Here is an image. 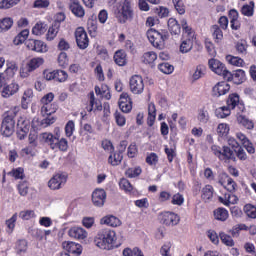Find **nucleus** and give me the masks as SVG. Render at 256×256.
Listing matches in <instances>:
<instances>
[{
  "label": "nucleus",
  "instance_id": "nucleus-1",
  "mask_svg": "<svg viewBox=\"0 0 256 256\" xmlns=\"http://www.w3.org/2000/svg\"><path fill=\"white\" fill-rule=\"evenodd\" d=\"M180 25L183 31V38L180 43L179 51L180 53H189L197 41V34H195L193 28L189 26L186 19L180 21Z\"/></svg>",
  "mask_w": 256,
  "mask_h": 256
},
{
  "label": "nucleus",
  "instance_id": "nucleus-2",
  "mask_svg": "<svg viewBox=\"0 0 256 256\" xmlns=\"http://www.w3.org/2000/svg\"><path fill=\"white\" fill-rule=\"evenodd\" d=\"M94 243L99 247V249L111 251V249H115V247H117V233L115 230L104 229L97 234Z\"/></svg>",
  "mask_w": 256,
  "mask_h": 256
},
{
  "label": "nucleus",
  "instance_id": "nucleus-3",
  "mask_svg": "<svg viewBox=\"0 0 256 256\" xmlns=\"http://www.w3.org/2000/svg\"><path fill=\"white\" fill-rule=\"evenodd\" d=\"M17 113H19V107H14V109L7 112V115L2 120L0 131L3 137H11L13 135Z\"/></svg>",
  "mask_w": 256,
  "mask_h": 256
},
{
  "label": "nucleus",
  "instance_id": "nucleus-4",
  "mask_svg": "<svg viewBox=\"0 0 256 256\" xmlns=\"http://www.w3.org/2000/svg\"><path fill=\"white\" fill-rule=\"evenodd\" d=\"M147 39L156 49H163L165 41L169 39V32L167 30H155L150 28L147 32Z\"/></svg>",
  "mask_w": 256,
  "mask_h": 256
},
{
  "label": "nucleus",
  "instance_id": "nucleus-5",
  "mask_svg": "<svg viewBox=\"0 0 256 256\" xmlns=\"http://www.w3.org/2000/svg\"><path fill=\"white\" fill-rule=\"evenodd\" d=\"M211 151L215 157L219 159V161H222L223 163H229L230 161H237V157L235 156V150L231 149V147L224 145H212Z\"/></svg>",
  "mask_w": 256,
  "mask_h": 256
},
{
  "label": "nucleus",
  "instance_id": "nucleus-6",
  "mask_svg": "<svg viewBox=\"0 0 256 256\" xmlns=\"http://www.w3.org/2000/svg\"><path fill=\"white\" fill-rule=\"evenodd\" d=\"M43 63H45V59L42 57H35L30 59L24 67L20 68V77H22V79H27V77H29L33 71L39 69Z\"/></svg>",
  "mask_w": 256,
  "mask_h": 256
},
{
  "label": "nucleus",
  "instance_id": "nucleus-7",
  "mask_svg": "<svg viewBox=\"0 0 256 256\" xmlns=\"http://www.w3.org/2000/svg\"><path fill=\"white\" fill-rule=\"evenodd\" d=\"M119 23H127L133 19V7H131V0H124L117 13Z\"/></svg>",
  "mask_w": 256,
  "mask_h": 256
},
{
  "label": "nucleus",
  "instance_id": "nucleus-8",
  "mask_svg": "<svg viewBox=\"0 0 256 256\" xmlns=\"http://www.w3.org/2000/svg\"><path fill=\"white\" fill-rule=\"evenodd\" d=\"M43 77L46 81H55L56 83H65L69 79V74L65 70L57 69L53 71L44 70Z\"/></svg>",
  "mask_w": 256,
  "mask_h": 256
},
{
  "label": "nucleus",
  "instance_id": "nucleus-9",
  "mask_svg": "<svg viewBox=\"0 0 256 256\" xmlns=\"http://www.w3.org/2000/svg\"><path fill=\"white\" fill-rule=\"evenodd\" d=\"M129 89L133 95H141L145 91V81L141 75H133L129 80Z\"/></svg>",
  "mask_w": 256,
  "mask_h": 256
},
{
  "label": "nucleus",
  "instance_id": "nucleus-10",
  "mask_svg": "<svg viewBox=\"0 0 256 256\" xmlns=\"http://www.w3.org/2000/svg\"><path fill=\"white\" fill-rule=\"evenodd\" d=\"M158 219L162 225H166V227H170V225H178L180 218L175 212L164 211L158 214Z\"/></svg>",
  "mask_w": 256,
  "mask_h": 256
},
{
  "label": "nucleus",
  "instance_id": "nucleus-11",
  "mask_svg": "<svg viewBox=\"0 0 256 256\" xmlns=\"http://www.w3.org/2000/svg\"><path fill=\"white\" fill-rule=\"evenodd\" d=\"M75 39L78 49L85 50L89 47V36L87 35L85 28L78 27L75 30Z\"/></svg>",
  "mask_w": 256,
  "mask_h": 256
},
{
  "label": "nucleus",
  "instance_id": "nucleus-12",
  "mask_svg": "<svg viewBox=\"0 0 256 256\" xmlns=\"http://www.w3.org/2000/svg\"><path fill=\"white\" fill-rule=\"evenodd\" d=\"M208 65L213 73H215L216 75H220L221 77H223V79H226L229 70H227V67L225 66V64H223V62L219 61L218 59L211 58L208 61Z\"/></svg>",
  "mask_w": 256,
  "mask_h": 256
},
{
  "label": "nucleus",
  "instance_id": "nucleus-13",
  "mask_svg": "<svg viewBox=\"0 0 256 256\" xmlns=\"http://www.w3.org/2000/svg\"><path fill=\"white\" fill-rule=\"evenodd\" d=\"M25 46L29 51H35L36 53H47L49 51V47L42 40L28 39Z\"/></svg>",
  "mask_w": 256,
  "mask_h": 256
},
{
  "label": "nucleus",
  "instance_id": "nucleus-14",
  "mask_svg": "<svg viewBox=\"0 0 256 256\" xmlns=\"http://www.w3.org/2000/svg\"><path fill=\"white\" fill-rule=\"evenodd\" d=\"M247 76L245 74V70L237 69L233 72L228 71L225 81H233L235 85H241L245 83Z\"/></svg>",
  "mask_w": 256,
  "mask_h": 256
},
{
  "label": "nucleus",
  "instance_id": "nucleus-15",
  "mask_svg": "<svg viewBox=\"0 0 256 256\" xmlns=\"http://www.w3.org/2000/svg\"><path fill=\"white\" fill-rule=\"evenodd\" d=\"M118 105L122 113H131L133 109V100H131L129 93L123 92L120 95Z\"/></svg>",
  "mask_w": 256,
  "mask_h": 256
},
{
  "label": "nucleus",
  "instance_id": "nucleus-16",
  "mask_svg": "<svg viewBox=\"0 0 256 256\" xmlns=\"http://www.w3.org/2000/svg\"><path fill=\"white\" fill-rule=\"evenodd\" d=\"M107 201V192L104 189H95L92 193V203L95 207H103Z\"/></svg>",
  "mask_w": 256,
  "mask_h": 256
},
{
  "label": "nucleus",
  "instance_id": "nucleus-17",
  "mask_svg": "<svg viewBox=\"0 0 256 256\" xmlns=\"http://www.w3.org/2000/svg\"><path fill=\"white\" fill-rule=\"evenodd\" d=\"M67 183V176L64 174H55L48 182V187L52 189V191H57V189H61V185H65Z\"/></svg>",
  "mask_w": 256,
  "mask_h": 256
},
{
  "label": "nucleus",
  "instance_id": "nucleus-18",
  "mask_svg": "<svg viewBox=\"0 0 256 256\" xmlns=\"http://www.w3.org/2000/svg\"><path fill=\"white\" fill-rule=\"evenodd\" d=\"M88 98L89 102L86 105V111H88V113H91V111H103V104L95 98V92H89Z\"/></svg>",
  "mask_w": 256,
  "mask_h": 256
},
{
  "label": "nucleus",
  "instance_id": "nucleus-19",
  "mask_svg": "<svg viewBox=\"0 0 256 256\" xmlns=\"http://www.w3.org/2000/svg\"><path fill=\"white\" fill-rule=\"evenodd\" d=\"M62 247L67 253H71L72 255L79 256L83 253V246L79 243L65 241L62 243Z\"/></svg>",
  "mask_w": 256,
  "mask_h": 256
},
{
  "label": "nucleus",
  "instance_id": "nucleus-20",
  "mask_svg": "<svg viewBox=\"0 0 256 256\" xmlns=\"http://www.w3.org/2000/svg\"><path fill=\"white\" fill-rule=\"evenodd\" d=\"M231 91V85L229 83L222 81L218 82L212 89L213 97H221L222 95H227V92Z\"/></svg>",
  "mask_w": 256,
  "mask_h": 256
},
{
  "label": "nucleus",
  "instance_id": "nucleus-21",
  "mask_svg": "<svg viewBox=\"0 0 256 256\" xmlns=\"http://www.w3.org/2000/svg\"><path fill=\"white\" fill-rule=\"evenodd\" d=\"M69 9L71 13H73L78 18L85 17V8H83V5H81V2L79 0H69Z\"/></svg>",
  "mask_w": 256,
  "mask_h": 256
},
{
  "label": "nucleus",
  "instance_id": "nucleus-22",
  "mask_svg": "<svg viewBox=\"0 0 256 256\" xmlns=\"http://www.w3.org/2000/svg\"><path fill=\"white\" fill-rule=\"evenodd\" d=\"M215 193V188L211 184H206L201 190V200L204 203H211L213 201V195Z\"/></svg>",
  "mask_w": 256,
  "mask_h": 256
},
{
  "label": "nucleus",
  "instance_id": "nucleus-23",
  "mask_svg": "<svg viewBox=\"0 0 256 256\" xmlns=\"http://www.w3.org/2000/svg\"><path fill=\"white\" fill-rule=\"evenodd\" d=\"M69 237L72 239H78L79 241L87 239V230L81 227L74 226L68 231Z\"/></svg>",
  "mask_w": 256,
  "mask_h": 256
},
{
  "label": "nucleus",
  "instance_id": "nucleus-24",
  "mask_svg": "<svg viewBox=\"0 0 256 256\" xmlns=\"http://www.w3.org/2000/svg\"><path fill=\"white\" fill-rule=\"evenodd\" d=\"M101 225H107L108 227H121V219L114 215H106L100 220Z\"/></svg>",
  "mask_w": 256,
  "mask_h": 256
},
{
  "label": "nucleus",
  "instance_id": "nucleus-25",
  "mask_svg": "<svg viewBox=\"0 0 256 256\" xmlns=\"http://www.w3.org/2000/svg\"><path fill=\"white\" fill-rule=\"evenodd\" d=\"M141 61L144 65H149L153 69L155 61H157V53L155 51L145 52L141 57Z\"/></svg>",
  "mask_w": 256,
  "mask_h": 256
},
{
  "label": "nucleus",
  "instance_id": "nucleus-26",
  "mask_svg": "<svg viewBox=\"0 0 256 256\" xmlns=\"http://www.w3.org/2000/svg\"><path fill=\"white\" fill-rule=\"evenodd\" d=\"M239 105H241L239 94L237 93L229 94L226 100V107L230 111H233V109H235L236 107H239Z\"/></svg>",
  "mask_w": 256,
  "mask_h": 256
},
{
  "label": "nucleus",
  "instance_id": "nucleus-27",
  "mask_svg": "<svg viewBox=\"0 0 256 256\" xmlns=\"http://www.w3.org/2000/svg\"><path fill=\"white\" fill-rule=\"evenodd\" d=\"M156 119H157V108L155 107V103L151 102L148 104V117H147L148 127H153V125H155Z\"/></svg>",
  "mask_w": 256,
  "mask_h": 256
},
{
  "label": "nucleus",
  "instance_id": "nucleus-28",
  "mask_svg": "<svg viewBox=\"0 0 256 256\" xmlns=\"http://www.w3.org/2000/svg\"><path fill=\"white\" fill-rule=\"evenodd\" d=\"M19 91V85L15 83H11L3 87L1 95L4 99H9V97L15 95Z\"/></svg>",
  "mask_w": 256,
  "mask_h": 256
},
{
  "label": "nucleus",
  "instance_id": "nucleus-29",
  "mask_svg": "<svg viewBox=\"0 0 256 256\" xmlns=\"http://www.w3.org/2000/svg\"><path fill=\"white\" fill-rule=\"evenodd\" d=\"M57 109H59V105L55 102L44 104L41 106V115H43V117H51L53 113H57Z\"/></svg>",
  "mask_w": 256,
  "mask_h": 256
},
{
  "label": "nucleus",
  "instance_id": "nucleus-30",
  "mask_svg": "<svg viewBox=\"0 0 256 256\" xmlns=\"http://www.w3.org/2000/svg\"><path fill=\"white\" fill-rule=\"evenodd\" d=\"M119 188L127 195H135V188L127 178H121L119 181Z\"/></svg>",
  "mask_w": 256,
  "mask_h": 256
},
{
  "label": "nucleus",
  "instance_id": "nucleus-31",
  "mask_svg": "<svg viewBox=\"0 0 256 256\" xmlns=\"http://www.w3.org/2000/svg\"><path fill=\"white\" fill-rule=\"evenodd\" d=\"M123 162V154H120L118 151H112L110 152V155L108 157V164L112 167H117L118 165H121Z\"/></svg>",
  "mask_w": 256,
  "mask_h": 256
},
{
  "label": "nucleus",
  "instance_id": "nucleus-32",
  "mask_svg": "<svg viewBox=\"0 0 256 256\" xmlns=\"http://www.w3.org/2000/svg\"><path fill=\"white\" fill-rule=\"evenodd\" d=\"M231 197L234 198L233 202H231ZM219 203H222V205H225V207H229V205H235L239 201V198L236 195H232L229 192H226L223 194V196H218Z\"/></svg>",
  "mask_w": 256,
  "mask_h": 256
},
{
  "label": "nucleus",
  "instance_id": "nucleus-33",
  "mask_svg": "<svg viewBox=\"0 0 256 256\" xmlns=\"http://www.w3.org/2000/svg\"><path fill=\"white\" fill-rule=\"evenodd\" d=\"M114 63L119 67H125L127 65V53L123 50H118L114 54Z\"/></svg>",
  "mask_w": 256,
  "mask_h": 256
},
{
  "label": "nucleus",
  "instance_id": "nucleus-34",
  "mask_svg": "<svg viewBox=\"0 0 256 256\" xmlns=\"http://www.w3.org/2000/svg\"><path fill=\"white\" fill-rule=\"evenodd\" d=\"M216 221H227L229 219V211L226 208L219 207L213 211Z\"/></svg>",
  "mask_w": 256,
  "mask_h": 256
},
{
  "label": "nucleus",
  "instance_id": "nucleus-35",
  "mask_svg": "<svg viewBox=\"0 0 256 256\" xmlns=\"http://www.w3.org/2000/svg\"><path fill=\"white\" fill-rule=\"evenodd\" d=\"M168 29L171 35H180L181 34V24L175 18H169L168 20Z\"/></svg>",
  "mask_w": 256,
  "mask_h": 256
},
{
  "label": "nucleus",
  "instance_id": "nucleus-36",
  "mask_svg": "<svg viewBox=\"0 0 256 256\" xmlns=\"http://www.w3.org/2000/svg\"><path fill=\"white\" fill-rule=\"evenodd\" d=\"M16 189L20 197H27L29 195V181L20 180L16 185Z\"/></svg>",
  "mask_w": 256,
  "mask_h": 256
},
{
  "label": "nucleus",
  "instance_id": "nucleus-37",
  "mask_svg": "<svg viewBox=\"0 0 256 256\" xmlns=\"http://www.w3.org/2000/svg\"><path fill=\"white\" fill-rule=\"evenodd\" d=\"M61 29V25L59 23H52V25L49 27L48 32L46 34L47 41H53L55 37H57V34L59 33V30Z\"/></svg>",
  "mask_w": 256,
  "mask_h": 256
},
{
  "label": "nucleus",
  "instance_id": "nucleus-38",
  "mask_svg": "<svg viewBox=\"0 0 256 256\" xmlns=\"http://www.w3.org/2000/svg\"><path fill=\"white\" fill-rule=\"evenodd\" d=\"M9 177H13L16 181H23L25 179V169L23 167L13 168L8 172Z\"/></svg>",
  "mask_w": 256,
  "mask_h": 256
},
{
  "label": "nucleus",
  "instance_id": "nucleus-39",
  "mask_svg": "<svg viewBox=\"0 0 256 256\" xmlns=\"http://www.w3.org/2000/svg\"><path fill=\"white\" fill-rule=\"evenodd\" d=\"M229 131H231V128L229 127V124L227 123H220L217 126V135L221 139H227V136L229 135Z\"/></svg>",
  "mask_w": 256,
  "mask_h": 256
},
{
  "label": "nucleus",
  "instance_id": "nucleus-40",
  "mask_svg": "<svg viewBox=\"0 0 256 256\" xmlns=\"http://www.w3.org/2000/svg\"><path fill=\"white\" fill-rule=\"evenodd\" d=\"M95 93L96 95H101L104 99L109 101L111 99V91L109 90V86L102 85L101 87L95 86Z\"/></svg>",
  "mask_w": 256,
  "mask_h": 256
},
{
  "label": "nucleus",
  "instance_id": "nucleus-41",
  "mask_svg": "<svg viewBox=\"0 0 256 256\" xmlns=\"http://www.w3.org/2000/svg\"><path fill=\"white\" fill-rule=\"evenodd\" d=\"M29 37V29L22 30L15 38L13 39L14 45H23L27 43V38Z\"/></svg>",
  "mask_w": 256,
  "mask_h": 256
},
{
  "label": "nucleus",
  "instance_id": "nucleus-42",
  "mask_svg": "<svg viewBox=\"0 0 256 256\" xmlns=\"http://www.w3.org/2000/svg\"><path fill=\"white\" fill-rule=\"evenodd\" d=\"M241 13L245 17H253L255 13V2L250 1L249 4H245L241 8Z\"/></svg>",
  "mask_w": 256,
  "mask_h": 256
},
{
  "label": "nucleus",
  "instance_id": "nucleus-43",
  "mask_svg": "<svg viewBox=\"0 0 256 256\" xmlns=\"http://www.w3.org/2000/svg\"><path fill=\"white\" fill-rule=\"evenodd\" d=\"M13 27V19L5 17L0 19V33H7Z\"/></svg>",
  "mask_w": 256,
  "mask_h": 256
},
{
  "label": "nucleus",
  "instance_id": "nucleus-44",
  "mask_svg": "<svg viewBox=\"0 0 256 256\" xmlns=\"http://www.w3.org/2000/svg\"><path fill=\"white\" fill-rule=\"evenodd\" d=\"M226 61L230 65H233L234 67H243V65H245V60H243V58H240L238 56L227 55Z\"/></svg>",
  "mask_w": 256,
  "mask_h": 256
},
{
  "label": "nucleus",
  "instance_id": "nucleus-45",
  "mask_svg": "<svg viewBox=\"0 0 256 256\" xmlns=\"http://www.w3.org/2000/svg\"><path fill=\"white\" fill-rule=\"evenodd\" d=\"M33 97V90L32 89H26L24 91V94L21 99V106L22 109H27L29 107V101H31Z\"/></svg>",
  "mask_w": 256,
  "mask_h": 256
},
{
  "label": "nucleus",
  "instance_id": "nucleus-46",
  "mask_svg": "<svg viewBox=\"0 0 256 256\" xmlns=\"http://www.w3.org/2000/svg\"><path fill=\"white\" fill-rule=\"evenodd\" d=\"M143 173V169H141V166L131 167L128 168L125 172L126 177L128 179H135V177H139Z\"/></svg>",
  "mask_w": 256,
  "mask_h": 256
},
{
  "label": "nucleus",
  "instance_id": "nucleus-47",
  "mask_svg": "<svg viewBox=\"0 0 256 256\" xmlns=\"http://www.w3.org/2000/svg\"><path fill=\"white\" fill-rule=\"evenodd\" d=\"M215 115L218 119H227L231 115V110L227 106H222L215 110Z\"/></svg>",
  "mask_w": 256,
  "mask_h": 256
},
{
  "label": "nucleus",
  "instance_id": "nucleus-48",
  "mask_svg": "<svg viewBox=\"0 0 256 256\" xmlns=\"http://www.w3.org/2000/svg\"><path fill=\"white\" fill-rule=\"evenodd\" d=\"M248 47L249 45L245 40H239L235 45V49L239 55H247Z\"/></svg>",
  "mask_w": 256,
  "mask_h": 256
},
{
  "label": "nucleus",
  "instance_id": "nucleus-49",
  "mask_svg": "<svg viewBox=\"0 0 256 256\" xmlns=\"http://www.w3.org/2000/svg\"><path fill=\"white\" fill-rule=\"evenodd\" d=\"M237 182L233 178H229L226 184L223 186V188L228 191V193H236L238 189Z\"/></svg>",
  "mask_w": 256,
  "mask_h": 256
},
{
  "label": "nucleus",
  "instance_id": "nucleus-50",
  "mask_svg": "<svg viewBox=\"0 0 256 256\" xmlns=\"http://www.w3.org/2000/svg\"><path fill=\"white\" fill-rule=\"evenodd\" d=\"M243 211L250 219H256V206L253 204H245Z\"/></svg>",
  "mask_w": 256,
  "mask_h": 256
},
{
  "label": "nucleus",
  "instance_id": "nucleus-51",
  "mask_svg": "<svg viewBox=\"0 0 256 256\" xmlns=\"http://www.w3.org/2000/svg\"><path fill=\"white\" fill-rule=\"evenodd\" d=\"M212 37L215 43H219L223 39V30L219 27V25L212 26Z\"/></svg>",
  "mask_w": 256,
  "mask_h": 256
},
{
  "label": "nucleus",
  "instance_id": "nucleus-52",
  "mask_svg": "<svg viewBox=\"0 0 256 256\" xmlns=\"http://www.w3.org/2000/svg\"><path fill=\"white\" fill-rule=\"evenodd\" d=\"M197 119L200 123L205 124L209 122V111H207V108L203 107L198 110Z\"/></svg>",
  "mask_w": 256,
  "mask_h": 256
},
{
  "label": "nucleus",
  "instance_id": "nucleus-53",
  "mask_svg": "<svg viewBox=\"0 0 256 256\" xmlns=\"http://www.w3.org/2000/svg\"><path fill=\"white\" fill-rule=\"evenodd\" d=\"M38 139H39V134L37 133V131L35 130L30 131L28 136V143L31 147H33V149H35V147L39 145Z\"/></svg>",
  "mask_w": 256,
  "mask_h": 256
},
{
  "label": "nucleus",
  "instance_id": "nucleus-54",
  "mask_svg": "<svg viewBox=\"0 0 256 256\" xmlns=\"http://www.w3.org/2000/svg\"><path fill=\"white\" fill-rule=\"evenodd\" d=\"M27 247H28L27 240L25 239L18 240L15 244L16 253L18 254L25 253V251H27Z\"/></svg>",
  "mask_w": 256,
  "mask_h": 256
},
{
  "label": "nucleus",
  "instance_id": "nucleus-55",
  "mask_svg": "<svg viewBox=\"0 0 256 256\" xmlns=\"http://www.w3.org/2000/svg\"><path fill=\"white\" fill-rule=\"evenodd\" d=\"M185 203V196L181 193H176L173 196H171V204L172 205H177L178 207H181Z\"/></svg>",
  "mask_w": 256,
  "mask_h": 256
},
{
  "label": "nucleus",
  "instance_id": "nucleus-56",
  "mask_svg": "<svg viewBox=\"0 0 256 256\" xmlns=\"http://www.w3.org/2000/svg\"><path fill=\"white\" fill-rule=\"evenodd\" d=\"M219 237L224 245L227 247H234L235 241H233V238L230 235L225 234L224 232H221L219 234Z\"/></svg>",
  "mask_w": 256,
  "mask_h": 256
},
{
  "label": "nucleus",
  "instance_id": "nucleus-57",
  "mask_svg": "<svg viewBox=\"0 0 256 256\" xmlns=\"http://www.w3.org/2000/svg\"><path fill=\"white\" fill-rule=\"evenodd\" d=\"M158 69L159 71H161V73H164L165 75H171L175 68L173 67V65L164 62L158 65Z\"/></svg>",
  "mask_w": 256,
  "mask_h": 256
},
{
  "label": "nucleus",
  "instance_id": "nucleus-58",
  "mask_svg": "<svg viewBox=\"0 0 256 256\" xmlns=\"http://www.w3.org/2000/svg\"><path fill=\"white\" fill-rule=\"evenodd\" d=\"M146 163L147 165H150V167H155L157 163H159V156L157 153H150L146 156Z\"/></svg>",
  "mask_w": 256,
  "mask_h": 256
},
{
  "label": "nucleus",
  "instance_id": "nucleus-59",
  "mask_svg": "<svg viewBox=\"0 0 256 256\" xmlns=\"http://www.w3.org/2000/svg\"><path fill=\"white\" fill-rule=\"evenodd\" d=\"M46 31L47 29L45 28V24L42 22H37L32 28V34L37 36L43 35Z\"/></svg>",
  "mask_w": 256,
  "mask_h": 256
},
{
  "label": "nucleus",
  "instance_id": "nucleus-60",
  "mask_svg": "<svg viewBox=\"0 0 256 256\" xmlns=\"http://www.w3.org/2000/svg\"><path fill=\"white\" fill-rule=\"evenodd\" d=\"M235 157L239 159V161H247L249 157L247 156V152H245V149L243 146H240L234 150Z\"/></svg>",
  "mask_w": 256,
  "mask_h": 256
},
{
  "label": "nucleus",
  "instance_id": "nucleus-61",
  "mask_svg": "<svg viewBox=\"0 0 256 256\" xmlns=\"http://www.w3.org/2000/svg\"><path fill=\"white\" fill-rule=\"evenodd\" d=\"M56 149H59V151H62L63 153L67 152L69 149V142L65 138H61L57 140L56 142Z\"/></svg>",
  "mask_w": 256,
  "mask_h": 256
},
{
  "label": "nucleus",
  "instance_id": "nucleus-62",
  "mask_svg": "<svg viewBox=\"0 0 256 256\" xmlns=\"http://www.w3.org/2000/svg\"><path fill=\"white\" fill-rule=\"evenodd\" d=\"M87 25H88V33L90 37H97V31H98L97 21L89 20Z\"/></svg>",
  "mask_w": 256,
  "mask_h": 256
},
{
  "label": "nucleus",
  "instance_id": "nucleus-63",
  "mask_svg": "<svg viewBox=\"0 0 256 256\" xmlns=\"http://www.w3.org/2000/svg\"><path fill=\"white\" fill-rule=\"evenodd\" d=\"M123 256H145L143 255V251H141V249L139 248H133V250H131V248H125L123 250Z\"/></svg>",
  "mask_w": 256,
  "mask_h": 256
},
{
  "label": "nucleus",
  "instance_id": "nucleus-64",
  "mask_svg": "<svg viewBox=\"0 0 256 256\" xmlns=\"http://www.w3.org/2000/svg\"><path fill=\"white\" fill-rule=\"evenodd\" d=\"M57 61L59 67H67L69 65V56L65 52H60Z\"/></svg>",
  "mask_w": 256,
  "mask_h": 256
}]
</instances>
